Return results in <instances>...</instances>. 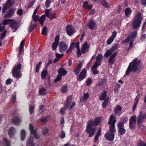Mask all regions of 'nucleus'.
Returning a JSON list of instances; mask_svg holds the SVG:
<instances>
[{
    "instance_id": "f257e3e1",
    "label": "nucleus",
    "mask_w": 146,
    "mask_h": 146,
    "mask_svg": "<svg viewBox=\"0 0 146 146\" xmlns=\"http://www.w3.org/2000/svg\"><path fill=\"white\" fill-rule=\"evenodd\" d=\"M141 66L140 60L137 58H135L130 63L125 72L126 75L129 76L131 72H135L138 70Z\"/></svg>"
},
{
    "instance_id": "f03ea898",
    "label": "nucleus",
    "mask_w": 146,
    "mask_h": 146,
    "mask_svg": "<svg viewBox=\"0 0 146 146\" xmlns=\"http://www.w3.org/2000/svg\"><path fill=\"white\" fill-rule=\"evenodd\" d=\"M71 99L68 97L66 100L64 107L61 108L60 110V114L64 115L65 114L66 110L68 108L70 110H71L75 105V103L74 102L71 103Z\"/></svg>"
},
{
    "instance_id": "7ed1b4c3",
    "label": "nucleus",
    "mask_w": 146,
    "mask_h": 146,
    "mask_svg": "<svg viewBox=\"0 0 146 146\" xmlns=\"http://www.w3.org/2000/svg\"><path fill=\"white\" fill-rule=\"evenodd\" d=\"M142 16V14L141 12H138L132 23V27L133 29H137L139 27L143 19Z\"/></svg>"
},
{
    "instance_id": "20e7f679",
    "label": "nucleus",
    "mask_w": 146,
    "mask_h": 146,
    "mask_svg": "<svg viewBox=\"0 0 146 146\" xmlns=\"http://www.w3.org/2000/svg\"><path fill=\"white\" fill-rule=\"evenodd\" d=\"M103 56L102 55L99 54L96 57V62L95 63L94 65L92 67V72L94 74H97L98 73V71L97 70V68L98 66H100L101 63H100L101 61L102 60Z\"/></svg>"
},
{
    "instance_id": "39448f33",
    "label": "nucleus",
    "mask_w": 146,
    "mask_h": 146,
    "mask_svg": "<svg viewBox=\"0 0 146 146\" xmlns=\"http://www.w3.org/2000/svg\"><path fill=\"white\" fill-rule=\"evenodd\" d=\"M21 65L20 63H19L14 66L12 70V75L13 77L17 78H20L21 74Z\"/></svg>"
},
{
    "instance_id": "423d86ee",
    "label": "nucleus",
    "mask_w": 146,
    "mask_h": 146,
    "mask_svg": "<svg viewBox=\"0 0 146 146\" xmlns=\"http://www.w3.org/2000/svg\"><path fill=\"white\" fill-rule=\"evenodd\" d=\"M146 118V113L144 112L141 111L137 117V123L139 127L141 129L144 128V127L142 125L144 119Z\"/></svg>"
},
{
    "instance_id": "0eeeda50",
    "label": "nucleus",
    "mask_w": 146,
    "mask_h": 146,
    "mask_svg": "<svg viewBox=\"0 0 146 146\" xmlns=\"http://www.w3.org/2000/svg\"><path fill=\"white\" fill-rule=\"evenodd\" d=\"M102 117L96 118L92 122V136L94 134V133L96 130V126L102 121Z\"/></svg>"
},
{
    "instance_id": "6e6552de",
    "label": "nucleus",
    "mask_w": 146,
    "mask_h": 146,
    "mask_svg": "<svg viewBox=\"0 0 146 146\" xmlns=\"http://www.w3.org/2000/svg\"><path fill=\"white\" fill-rule=\"evenodd\" d=\"M12 0H7L5 4L3 5V7L2 10V13H4L8 10V8L12 7L13 5L12 2Z\"/></svg>"
},
{
    "instance_id": "1a4fd4ad",
    "label": "nucleus",
    "mask_w": 146,
    "mask_h": 146,
    "mask_svg": "<svg viewBox=\"0 0 146 146\" xmlns=\"http://www.w3.org/2000/svg\"><path fill=\"white\" fill-rule=\"evenodd\" d=\"M87 76V71L85 68L82 70L77 78V80L81 81Z\"/></svg>"
},
{
    "instance_id": "9d476101",
    "label": "nucleus",
    "mask_w": 146,
    "mask_h": 146,
    "mask_svg": "<svg viewBox=\"0 0 146 146\" xmlns=\"http://www.w3.org/2000/svg\"><path fill=\"white\" fill-rule=\"evenodd\" d=\"M136 115H133L131 117L129 122V127L131 129L134 128L136 124Z\"/></svg>"
},
{
    "instance_id": "9b49d317",
    "label": "nucleus",
    "mask_w": 146,
    "mask_h": 146,
    "mask_svg": "<svg viewBox=\"0 0 146 146\" xmlns=\"http://www.w3.org/2000/svg\"><path fill=\"white\" fill-rule=\"evenodd\" d=\"M66 33L69 36L72 35L75 33V30L72 26L67 25L66 27Z\"/></svg>"
},
{
    "instance_id": "f8f14e48",
    "label": "nucleus",
    "mask_w": 146,
    "mask_h": 146,
    "mask_svg": "<svg viewBox=\"0 0 146 146\" xmlns=\"http://www.w3.org/2000/svg\"><path fill=\"white\" fill-rule=\"evenodd\" d=\"M16 10V9L15 8H11L9 9L4 15V18H6L11 17L14 15Z\"/></svg>"
},
{
    "instance_id": "ddd939ff",
    "label": "nucleus",
    "mask_w": 146,
    "mask_h": 146,
    "mask_svg": "<svg viewBox=\"0 0 146 146\" xmlns=\"http://www.w3.org/2000/svg\"><path fill=\"white\" fill-rule=\"evenodd\" d=\"M60 39V36L59 35H57L56 36L55 38L54 41L52 43V49L53 50H56L58 43L59 42Z\"/></svg>"
},
{
    "instance_id": "4468645a",
    "label": "nucleus",
    "mask_w": 146,
    "mask_h": 146,
    "mask_svg": "<svg viewBox=\"0 0 146 146\" xmlns=\"http://www.w3.org/2000/svg\"><path fill=\"white\" fill-rule=\"evenodd\" d=\"M137 31L132 32L131 34H129L128 36L122 42L123 44L126 43L128 42L129 40H132L133 38H134L137 35Z\"/></svg>"
},
{
    "instance_id": "2eb2a0df",
    "label": "nucleus",
    "mask_w": 146,
    "mask_h": 146,
    "mask_svg": "<svg viewBox=\"0 0 146 146\" xmlns=\"http://www.w3.org/2000/svg\"><path fill=\"white\" fill-rule=\"evenodd\" d=\"M68 47L67 45L64 42H61L59 46V50L60 52H64L67 49Z\"/></svg>"
},
{
    "instance_id": "dca6fc26",
    "label": "nucleus",
    "mask_w": 146,
    "mask_h": 146,
    "mask_svg": "<svg viewBox=\"0 0 146 146\" xmlns=\"http://www.w3.org/2000/svg\"><path fill=\"white\" fill-rule=\"evenodd\" d=\"M90 45L88 44L87 42L84 43L81 48V52L82 54H85L89 51V48Z\"/></svg>"
},
{
    "instance_id": "f3484780",
    "label": "nucleus",
    "mask_w": 146,
    "mask_h": 146,
    "mask_svg": "<svg viewBox=\"0 0 146 146\" xmlns=\"http://www.w3.org/2000/svg\"><path fill=\"white\" fill-rule=\"evenodd\" d=\"M50 9H46L45 10V13L46 16L50 19H53L56 18L55 13H53L52 14H50Z\"/></svg>"
},
{
    "instance_id": "a211bd4d",
    "label": "nucleus",
    "mask_w": 146,
    "mask_h": 146,
    "mask_svg": "<svg viewBox=\"0 0 146 146\" xmlns=\"http://www.w3.org/2000/svg\"><path fill=\"white\" fill-rule=\"evenodd\" d=\"M105 138L108 141L113 140L114 137V134L113 133L108 131L104 135Z\"/></svg>"
},
{
    "instance_id": "6ab92c4d",
    "label": "nucleus",
    "mask_w": 146,
    "mask_h": 146,
    "mask_svg": "<svg viewBox=\"0 0 146 146\" xmlns=\"http://www.w3.org/2000/svg\"><path fill=\"white\" fill-rule=\"evenodd\" d=\"M13 29V32H15L17 31V29L18 28L19 23L18 22L16 21H14L11 23L9 27Z\"/></svg>"
},
{
    "instance_id": "aec40b11",
    "label": "nucleus",
    "mask_w": 146,
    "mask_h": 146,
    "mask_svg": "<svg viewBox=\"0 0 146 146\" xmlns=\"http://www.w3.org/2000/svg\"><path fill=\"white\" fill-rule=\"evenodd\" d=\"M117 34V33L116 31H114L112 33V35L107 41L106 43L107 44L110 45L113 42Z\"/></svg>"
},
{
    "instance_id": "412c9836",
    "label": "nucleus",
    "mask_w": 146,
    "mask_h": 146,
    "mask_svg": "<svg viewBox=\"0 0 146 146\" xmlns=\"http://www.w3.org/2000/svg\"><path fill=\"white\" fill-rule=\"evenodd\" d=\"M86 132L89 134V137H91V119H90L88 122Z\"/></svg>"
},
{
    "instance_id": "4be33fe9",
    "label": "nucleus",
    "mask_w": 146,
    "mask_h": 146,
    "mask_svg": "<svg viewBox=\"0 0 146 146\" xmlns=\"http://www.w3.org/2000/svg\"><path fill=\"white\" fill-rule=\"evenodd\" d=\"M78 44L79 47V42H77L76 43L74 42H71L70 45L68 49L66 51V52L67 54L68 53L70 52L75 47L77 48V45Z\"/></svg>"
},
{
    "instance_id": "5701e85b",
    "label": "nucleus",
    "mask_w": 146,
    "mask_h": 146,
    "mask_svg": "<svg viewBox=\"0 0 146 146\" xmlns=\"http://www.w3.org/2000/svg\"><path fill=\"white\" fill-rule=\"evenodd\" d=\"M116 115L114 114H112L111 115L108 123L109 125H115V122L116 121L115 117Z\"/></svg>"
},
{
    "instance_id": "b1692460",
    "label": "nucleus",
    "mask_w": 146,
    "mask_h": 146,
    "mask_svg": "<svg viewBox=\"0 0 146 146\" xmlns=\"http://www.w3.org/2000/svg\"><path fill=\"white\" fill-rule=\"evenodd\" d=\"M117 54V52L114 53L108 58V62L111 65L114 62L115 60V58Z\"/></svg>"
},
{
    "instance_id": "393cba45",
    "label": "nucleus",
    "mask_w": 146,
    "mask_h": 146,
    "mask_svg": "<svg viewBox=\"0 0 146 146\" xmlns=\"http://www.w3.org/2000/svg\"><path fill=\"white\" fill-rule=\"evenodd\" d=\"M16 129L13 127H10L8 131V134L10 137H13L16 132Z\"/></svg>"
},
{
    "instance_id": "a878e982",
    "label": "nucleus",
    "mask_w": 146,
    "mask_h": 146,
    "mask_svg": "<svg viewBox=\"0 0 146 146\" xmlns=\"http://www.w3.org/2000/svg\"><path fill=\"white\" fill-rule=\"evenodd\" d=\"M82 67V63L80 62L77 66L75 69L74 70V72L75 74L77 76L80 72Z\"/></svg>"
},
{
    "instance_id": "bb28decb",
    "label": "nucleus",
    "mask_w": 146,
    "mask_h": 146,
    "mask_svg": "<svg viewBox=\"0 0 146 146\" xmlns=\"http://www.w3.org/2000/svg\"><path fill=\"white\" fill-rule=\"evenodd\" d=\"M25 41V40H23L21 42L19 50V55L20 56L24 51V43Z\"/></svg>"
},
{
    "instance_id": "cd10ccee",
    "label": "nucleus",
    "mask_w": 146,
    "mask_h": 146,
    "mask_svg": "<svg viewBox=\"0 0 146 146\" xmlns=\"http://www.w3.org/2000/svg\"><path fill=\"white\" fill-rule=\"evenodd\" d=\"M58 74L63 76L67 74V71L64 68L61 67L58 69Z\"/></svg>"
},
{
    "instance_id": "c85d7f7f",
    "label": "nucleus",
    "mask_w": 146,
    "mask_h": 146,
    "mask_svg": "<svg viewBox=\"0 0 146 146\" xmlns=\"http://www.w3.org/2000/svg\"><path fill=\"white\" fill-rule=\"evenodd\" d=\"M21 119L18 116H15L12 120V122L16 125H19L21 121Z\"/></svg>"
},
{
    "instance_id": "c756f323",
    "label": "nucleus",
    "mask_w": 146,
    "mask_h": 146,
    "mask_svg": "<svg viewBox=\"0 0 146 146\" xmlns=\"http://www.w3.org/2000/svg\"><path fill=\"white\" fill-rule=\"evenodd\" d=\"M45 70H42L41 73V78L42 79H44L48 74L47 67H45Z\"/></svg>"
},
{
    "instance_id": "7c9ffc66",
    "label": "nucleus",
    "mask_w": 146,
    "mask_h": 146,
    "mask_svg": "<svg viewBox=\"0 0 146 146\" xmlns=\"http://www.w3.org/2000/svg\"><path fill=\"white\" fill-rule=\"evenodd\" d=\"M139 99V97L137 96L135 99V102L134 103L133 107V111H134L136 108Z\"/></svg>"
},
{
    "instance_id": "2f4dec72",
    "label": "nucleus",
    "mask_w": 146,
    "mask_h": 146,
    "mask_svg": "<svg viewBox=\"0 0 146 146\" xmlns=\"http://www.w3.org/2000/svg\"><path fill=\"white\" fill-rule=\"evenodd\" d=\"M83 7L84 8L88 9L89 10L91 9V5H89V2L86 1L84 3Z\"/></svg>"
},
{
    "instance_id": "473e14b6",
    "label": "nucleus",
    "mask_w": 146,
    "mask_h": 146,
    "mask_svg": "<svg viewBox=\"0 0 146 146\" xmlns=\"http://www.w3.org/2000/svg\"><path fill=\"white\" fill-rule=\"evenodd\" d=\"M101 132V128L100 127L94 139V142H96L98 141V138L100 135Z\"/></svg>"
},
{
    "instance_id": "72a5a7b5",
    "label": "nucleus",
    "mask_w": 146,
    "mask_h": 146,
    "mask_svg": "<svg viewBox=\"0 0 146 146\" xmlns=\"http://www.w3.org/2000/svg\"><path fill=\"white\" fill-rule=\"evenodd\" d=\"M13 21V20L11 19H6L4 20L3 21V25H7L8 24H9V26H10V24L11 22Z\"/></svg>"
},
{
    "instance_id": "f704fd0d",
    "label": "nucleus",
    "mask_w": 146,
    "mask_h": 146,
    "mask_svg": "<svg viewBox=\"0 0 146 146\" xmlns=\"http://www.w3.org/2000/svg\"><path fill=\"white\" fill-rule=\"evenodd\" d=\"M3 145L5 146H10V141L6 138H4L3 139Z\"/></svg>"
},
{
    "instance_id": "c9c22d12",
    "label": "nucleus",
    "mask_w": 146,
    "mask_h": 146,
    "mask_svg": "<svg viewBox=\"0 0 146 146\" xmlns=\"http://www.w3.org/2000/svg\"><path fill=\"white\" fill-rule=\"evenodd\" d=\"M110 125L109 127L110 131L111 133H114L115 132V125Z\"/></svg>"
},
{
    "instance_id": "e433bc0d",
    "label": "nucleus",
    "mask_w": 146,
    "mask_h": 146,
    "mask_svg": "<svg viewBox=\"0 0 146 146\" xmlns=\"http://www.w3.org/2000/svg\"><path fill=\"white\" fill-rule=\"evenodd\" d=\"M46 89L44 88H42L39 90V93L40 95H44L46 94Z\"/></svg>"
},
{
    "instance_id": "4c0bfd02",
    "label": "nucleus",
    "mask_w": 146,
    "mask_h": 146,
    "mask_svg": "<svg viewBox=\"0 0 146 146\" xmlns=\"http://www.w3.org/2000/svg\"><path fill=\"white\" fill-rule=\"evenodd\" d=\"M42 63V62L41 61H40L36 64L35 68L36 72L38 73V72L39 69L40 68Z\"/></svg>"
},
{
    "instance_id": "58836bf2",
    "label": "nucleus",
    "mask_w": 146,
    "mask_h": 146,
    "mask_svg": "<svg viewBox=\"0 0 146 146\" xmlns=\"http://www.w3.org/2000/svg\"><path fill=\"white\" fill-rule=\"evenodd\" d=\"M26 136V132L24 130H22L21 131V139L23 141L24 140Z\"/></svg>"
},
{
    "instance_id": "ea45409f",
    "label": "nucleus",
    "mask_w": 146,
    "mask_h": 146,
    "mask_svg": "<svg viewBox=\"0 0 146 146\" xmlns=\"http://www.w3.org/2000/svg\"><path fill=\"white\" fill-rule=\"evenodd\" d=\"M131 10L129 8H127L125 11V15L127 17H128L129 15L131 13Z\"/></svg>"
},
{
    "instance_id": "a19ab883",
    "label": "nucleus",
    "mask_w": 146,
    "mask_h": 146,
    "mask_svg": "<svg viewBox=\"0 0 146 146\" xmlns=\"http://www.w3.org/2000/svg\"><path fill=\"white\" fill-rule=\"evenodd\" d=\"M7 31L6 29L4 30L3 33H1V36L0 37V39L1 41L2 40L5 38L6 36V35L7 33Z\"/></svg>"
},
{
    "instance_id": "79ce46f5",
    "label": "nucleus",
    "mask_w": 146,
    "mask_h": 146,
    "mask_svg": "<svg viewBox=\"0 0 146 146\" xmlns=\"http://www.w3.org/2000/svg\"><path fill=\"white\" fill-rule=\"evenodd\" d=\"M32 22H31V24L29 26V31L31 32L33 31L34 29L36 28V25L35 24H32Z\"/></svg>"
},
{
    "instance_id": "37998d69",
    "label": "nucleus",
    "mask_w": 146,
    "mask_h": 146,
    "mask_svg": "<svg viewBox=\"0 0 146 146\" xmlns=\"http://www.w3.org/2000/svg\"><path fill=\"white\" fill-rule=\"evenodd\" d=\"M125 129L124 128H120L118 129V132L119 135H122L125 133Z\"/></svg>"
},
{
    "instance_id": "c03bdc74",
    "label": "nucleus",
    "mask_w": 146,
    "mask_h": 146,
    "mask_svg": "<svg viewBox=\"0 0 146 146\" xmlns=\"http://www.w3.org/2000/svg\"><path fill=\"white\" fill-rule=\"evenodd\" d=\"M121 110V107L119 105L117 106L115 109L114 112L116 114H118L120 112Z\"/></svg>"
},
{
    "instance_id": "a18cd8bd",
    "label": "nucleus",
    "mask_w": 146,
    "mask_h": 146,
    "mask_svg": "<svg viewBox=\"0 0 146 146\" xmlns=\"http://www.w3.org/2000/svg\"><path fill=\"white\" fill-rule=\"evenodd\" d=\"M106 94L107 92L105 91L102 92L100 96V99L102 100L104 99L106 97Z\"/></svg>"
},
{
    "instance_id": "49530a36",
    "label": "nucleus",
    "mask_w": 146,
    "mask_h": 146,
    "mask_svg": "<svg viewBox=\"0 0 146 146\" xmlns=\"http://www.w3.org/2000/svg\"><path fill=\"white\" fill-rule=\"evenodd\" d=\"M109 99V97H108L104 101L102 104V106L104 108H105L107 106L108 103V100Z\"/></svg>"
},
{
    "instance_id": "de8ad7c7",
    "label": "nucleus",
    "mask_w": 146,
    "mask_h": 146,
    "mask_svg": "<svg viewBox=\"0 0 146 146\" xmlns=\"http://www.w3.org/2000/svg\"><path fill=\"white\" fill-rule=\"evenodd\" d=\"M67 86L65 85H63L61 88V91L62 93H65L67 91Z\"/></svg>"
},
{
    "instance_id": "09e8293b",
    "label": "nucleus",
    "mask_w": 146,
    "mask_h": 146,
    "mask_svg": "<svg viewBox=\"0 0 146 146\" xmlns=\"http://www.w3.org/2000/svg\"><path fill=\"white\" fill-rule=\"evenodd\" d=\"M101 4L104 7L106 8H108L110 7V5L107 2L105 1H102L101 2Z\"/></svg>"
},
{
    "instance_id": "8fccbe9b",
    "label": "nucleus",
    "mask_w": 146,
    "mask_h": 146,
    "mask_svg": "<svg viewBox=\"0 0 146 146\" xmlns=\"http://www.w3.org/2000/svg\"><path fill=\"white\" fill-rule=\"evenodd\" d=\"M29 129L30 130L31 133H32L33 132L37 130V129H34L33 125L31 123L29 124Z\"/></svg>"
},
{
    "instance_id": "3c124183",
    "label": "nucleus",
    "mask_w": 146,
    "mask_h": 146,
    "mask_svg": "<svg viewBox=\"0 0 146 146\" xmlns=\"http://www.w3.org/2000/svg\"><path fill=\"white\" fill-rule=\"evenodd\" d=\"M27 144L31 145L30 146H31L33 145L35 146V144L33 143V138L30 137L27 142Z\"/></svg>"
},
{
    "instance_id": "603ef678",
    "label": "nucleus",
    "mask_w": 146,
    "mask_h": 146,
    "mask_svg": "<svg viewBox=\"0 0 146 146\" xmlns=\"http://www.w3.org/2000/svg\"><path fill=\"white\" fill-rule=\"evenodd\" d=\"M120 85L118 83H117L115 87L114 92L115 93H118L119 89L120 88Z\"/></svg>"
},
{
    "instance_id": "864d4df0",
    "label": "nucleus",
    "mask_w": 146,
    "mask_h": 146,
    "mask_svg": "<svg viewBox=\"0 0 146 146\" xmlns=\"http://www.w3.org/2000/svg\"><path fill=\"white\" fill-rule=\"evenodd\" d=\"M62 76L58 74L57 77L54 80V82H57L61 80L62 79Z\"/></svg>"
},
{
    "instance_id": "5fc2aeb1",
    "label": "nucleus",
    "mask_w": 146,
    "mask_h": 146,
    "mask_svg": "<svg viewBox=\"0 0 146 146\" xmlns=\"http://www.w3.org/2000/svg\"><path fill=\"white\" fill-rule=\"evenodd\" d=\"M117 44H116L113 45L110 50L111 52H112L115 50H117Z\"/></svg>"
},
{
    "instance_id": "6e6d98bb",
    "label": "nucleus",
    "mask_w": 146,
    "mask_h": 146,
    "mask_svg": "<svg viewBox=\"0 0 146 146\" xmlns=\"http://www.w3.org/2000/svg\"><path fill=\"white\" fill-rule=\"evenodd\" d=\"M32 18L35 22H36L38 21H39V17L38 15H32Z\"/></svg>"
},
{
    "instance_id": "4d7b16f0",
    "label": "nucleus",
    "mask_w": 146,
    "mask_h": 146,
    "mask_svg": "<svg viewBox=\"0 0 146 146\" xmlns=\"http://www.w3.org/2000/svg\"><path fill=\"white\" fill-rule=\"evenodd\" d=\"M51 3V0H46L45 3V6L46 7L48 8L50 6Z\"/></svg>"
},
{
    "instance_id": "13d9d810",
    "label": "nucleus",
    "mask_w": 146,
    "mask_h": 146,
    "mask_svg": "<svg viewBox=\"0 0 146 146\" xmlns=\"http://www.w3.org/2000/svg\"><path fill=\"white\" fill-rule=\"evenodd\" d=\"M77 56L78 57L80 56L82 54V52H81L80 50V47H79L78 44L77 45Z\"/></svg>"
},
{
    "instance_id": "bf43d9fd",
    "label": "nucleus",
    "mask_w": 146,
    "mask_h": 146,
    "mask_svg": "<svg viewBox=\"0 0 146 146\" xmlns=\"http://www.w3.org/2000/svg\"><path fill=\"white\" fill-rule=\"evenodd\" d=\"M117 126L118 129L120 128H123L124 127L123 123L122 121L119 122L117 124Z\"/></svg>"
},
{
    "instance_id": "052dcab7",
    "label": "nucleus",
    "mask_w": 146,
    "mask_h": 146,
    "mask_svg": "<svg viewBox=\"0 0 146 146\" xmlns=\"http://www.w3.org/2000/svg\"><path fill=\"white\" fill-rule=\"evenodd\" d=\"M112 53V52H111L110 50H109L107 51L106 53L104 54V56L105 58H107L111 55Z\"/></svg>"
},
{
    "instance_id": "680f3d73",
    "label": "nucleus",
    "mask_w": 146,
    "mask_h": 146,
    "mask_svg": "<svg viewBox=\"0 0 146 146\" xmlns=\"http://www.w3.org/2000/svg\"><path fill=\"white\" fill-rule=\"evenodd\" d=\"M48 129L46 127H44L43 129L42 133L43 135H45L48 132Z\"/></svg>"
},
{
    "instance_id": "e2e57ef3",
    "label": "nucleus",
    "mask_w": 146,
    "mask_h": 146,
    "mask_svg": "<svg viewBox=\"0 0 146 146\" xmlns=\"http://www.w3.org/2000/svg\"><path fill=\"white\" fill-rule=\"evenodd\" d=\"M35 107L33 106H30L29 107V111L30 114L31 115L33 113Z\"/></svg>"
},
{
    "instance_id": "0e129e2a",
    "label": "nucleus",
    "mask_w": 146,
    "mask_h": 146,
    "mask_svg": "<svg viewBox=\"0 0 146 146\" xmlns=\"http://www.w3.org/2000/svg\"><path fill=\"white\" fill-rule=\"evenodd\" d=\"M128 120V118L124 116H123L120 118V120L122 121L123 123H125Z\"/></svg>"
},
{
    "instance_id": "69168bd1",
    "label": "nucleus",
    "mask_w": 146,
    "mask_h": 146,
    "mask_svg": "<svg viewBox=\"0 0 146 146\" xmlns=\"http://www.w3.org/2000/svg\"><path fill=\"white\" fill-rule=\"evenodd\" d=\"M37 130L34 132L32 133H31V135H33L34 138L36 139H38V137L37 134Z\"/></svg>"
},
{
    "instance_id": "338daca9",
    "label": "nucleus",
    "mask_w": 146,
    "mask_h": 146,
    "mask_svg": "<svg viewBox=\"0 0 146 146\" xmlns=\"http://www.w3.org/2000/svg\"><path fill=\"white\" fill-rule=\"evenodd\" d=\"M97 25L94 21H92V30L93 29L95 30L96 29Z\"/></svg>"
},
{
    "instance_id": "774afa93",
    "label": "nucleus",
    "mask_w": 146,
    "mask_h": 146,
    "mask_svg": "<svg viewBox=\"0 0 146 146\" xmlns=\"http://www.w3.org/2000/svg\"><path fill=\"white\" fill-rule=\"evenodd\" d=\"M138 146H146V144L143 141H139L138 143Z\"/></svg>"
}]
</instances>
